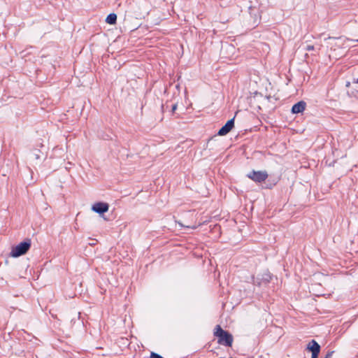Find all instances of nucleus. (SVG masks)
Masks as SVG:
<instances>
[{
    "mask_svg": "<svg viewBox=\"0 0 358 358\" xmlns=\"http://www.w3.org/2000/svg\"><path fill=\"white\" fill-rule=\"evenodd\" d=\"M214 335L218 338V343L226 346H231L233 343V336L227 331L223 330L220 325H217Z\"/></svg>",
    "mask_w": 358,
    "mask_h": 358,
    "instance_id": "1",
    "label": "nucleus"
},
{
    "mask_svg": "<svg viewBox=\"0 0 358 358\" xmlns=\"http://www.w3.org/2000/svg\"><path fill=\"white\" fill-rule=\"evenodd\" d=\"M30 246L31 241L27 239L14 247L10 252V256L13 257H17L23 255L27 253V252L30 248Z\"/></svg>",
    "mask_w": 358,
    "mask_h": 358,
    "instance_id": "2",
    "label": "nucleus"
},
{
    "mask_svg": "<svg viewBox=\"0 0 358 358\" xmlns=\"http://www.w3.org/2000/svg\"><path fill=\"white\" fill-rule=\"evenodd\" d=\"M247 176L256 182H262L265 181L268 175L266 171H252L248 173Z\"/></svg>",
    "mask_w": 358,
    "mask_h": 358,
    "instance_id": "3",
    "label": "nucleus"
},
{
    "mask_svg": "<svg viewBox=\"0 0 358 358\" xmlns=\"http://www.w3.org/2000/svg\"><path fill=\"white\" fill-rule=\"evenodd\" d=\"M109 209V205L104 202H97L92 205V210L99 214L106 213Z\"/></svg>",
    "mask_w": 358,
    "mask_h": 358,
    "instance_id": "4",
    "label": "nucleus"
},
{
    "mask_svg": "<svg viewBox=\"0 0 358 358\" xmlns=\"http://www.w3.org/2000/svg\"><path fill=\"white\" fill-rule=\"evenodd\" d=\"M307 349L312 352L311 358H317L320 352V345L315 341L312 340L307 345Z\"/></svg>",
    "mask_w": 358,
    "mask_h": 358,
    "instance_id": "5",
    "label": "nucleus"
},
{
    "mask_svg": "<svg viewBox=\"0 0 358 358\" xmlns=\"http://www.w3.org/2000/svg\"><path fill=\"white\" fill-rule=\"evenodd\" d=\"M234 126V117L228 120L227 123L218 131L217 134L224 136L227 134Z\"/></svg>",
    "mask_w": 358,
    "mask_h": 358,
    "instance_id": "6",
    "label": "nucleus"
},
{
    "mask_svg": "<svg viewBox=\"0 0 358 358\" xmlns=\"http://www.w3.org/2000/svg\"><path fill=\"white\" fill-rule=\"evenodd\" d=\"M306 103L303 101H299L295 103L292 108V113L296 114L302 113L306 108Z\"/></svg>",
    "mask_w": 358,
    "mask_h": 358,
    "instance_id": "7",
    "label": "nucleus"
},
{
    "mask_svg": "<svg viewBox=\"0 0 358 358\" xmlns=\"http://www.w3.org/2000/svg\"><path fill=\"white\" fill-rule=\"evenodd\" d=\"M116 20L117 15L115 13L109 14L106 19V22L110 24H114L116 22Z\"/></svg>",
    "mask_w": 358,
    "mask_h": 358,
    "instance_id": "8",
    "label": "nucleus"
},
{
    "mask_svg": "<svg viewBox=\"0 0 358 358\" xmlns=\"http://www.w3.org/2000/svg\"><path fill=\"white\" fill-rule=\"evenodd\" d=\"M40 151L39 150H37L36 152H34L32 154V157L35 159H39L41 158V155H40Z\"/></svg>",
    "mask_w": 358,
    "mask_h": 358,
    "instance_id": "9",
    "label": "nucleus"
},
{
    "mask_svg": "<svg viewBox=\"0 0 358 358\" xmlns=\"http://www.w3.org/2000/svg\"><path fill=\"white\" fill-rule=\"evenodd\" d=\"M305 50L307 51H311L315 50V47L313 45H307L305 48Z\"/></svg>",
    "mask_w": 358,
    "mask_h": 358,
    "instance_id": "10",
    "label": "nucleus"
},
{
    "mask_svg": "<svg viewBox=\"0 0 358 358\" xmlns=\"http://www.w3.org/2000/svg\"><path fill=\"white\" fill-rule=\"evenodd\" d=\"M178 224L181 227H187V228H191V229H196L197 226L196 225H193V226H185L183 225L181 222H178Z\"/></svg>",
    "mask_w": 358,
    "mask_h": 358,
    "instance_id": "11",
    "label": "nucleus"
},
{
    "mask_svg": "<svg viewBox=\"0 0 358 358\" xmlns=\"http://www.w3.org/2000/svg\"><path fill=\"white\" fill-rule=\"evenodd\" d=\"M334 352V351H330V352H329L326 355V356H325V357H324V358H331V357H332V355H333Z\"/></svg>",
    "mask_w": 358,
    "mask_h": 358,
    "instance_id": "12",
    "label": "nucleus"
},
{
    "mask_svg": "<svg viewBox=\"0 0 358 358\" xmlns=\"http://www.w3.org/2000/svg\"><path fill=\"white\" fill-rule=\"evenodd\" d=\"M177 106H178L177 103H174V104L172 106V108H171V110H172V112H175V111H176V110L177 109Z\"/></svg>",
    "mask_w": 358,
    "mask_h": 358,
    "instance_id": "13",
    "label": "nucleus"
},
{
    "mask_svg": "<svg viewBox=\"0 0 358 358\" xmlns=\"http://www.w3.org/2000/svg\"><path fill=\"white\" fill-rule=\"evenodd\" d=\"M270 279H271V276L268 274H266V277L264 278L266 282H269Z\"/></svg>",
    "mask_w": 358,
    "mask_h": 358,
    "instance_id": "14",
    "label": "nucleus"
},
{
    "mask_svg": "<svg viewBox=\"0 0 358 358\" xmlns=\"http://www.w3.org/2000/svg\"><path fill=\"white\" fill-rule=\"evenodd\" d=\"M357 83H358V78H357Z\"/></svg>",
    "mask_w": 358,
    "mask_h": 358,
    "instance_id": "15",
    "label": "nucleus"
}]
</instances>
